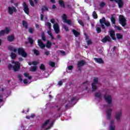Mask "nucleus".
I'll return each mask as SVG.
<instances>
[{"label": "nucleus", "instance_id": "nucleus-1", "mask_svg": "<svg viewBox=\"0 0 130 130\" xmlns=\"http://www.w3.org/2000/svg\"><path fill=\"white\" fill-rule=\"evenodd\" d=\"M105 100L109 105L104 106V109H107L106 113L107 114V119L109 120L111 118V113L113 109H111V103L112 102V99L111 98H105Z\"/></svg>", "mask_w": 130, "mask_h": 130}, {"label": "nucleus", "instance_id": "nucleus-2", "mask_svg": "<svg viewBox=\"0 0 130 130\" xmlns=\"http://www.w3.org/2000/svg\"><path fill=\"white\" fill-rule=\"evenodd\" d=\"M12 64H8V68L9 70H12L13 69L14 72H18L20 70V62L12 61Z\"/></svg>", "mask_w": 130, "mask_h": 130}, {"label": "nucleus", "instance_id": "nucleus-3", "mask_svg": "<svg viewBox=\"0 0 130 130\" xmlns=\"http://www.w3.org/2000/svg\"><path fill=\"white\" fill-rule=\"evenodd\" d=\"M95 97H96V98H101V97H104V98H111L112 96L108 92H104L98 91L95 93Z\"/></svg>", "mask_w": 130, "mask_h": 130}, {"label": "nucleus", "instance_id": "nucleus-4", "mask_svg": "<svg viewBox=\"0 0 130 130\" xmlns=\"http://www.w3.org/2000/svg\"><path fill=\"white\" fill-rule=\"evenodd\" d=\"M38 43L39 46L40 47V48H41V49L45 48V46L47 47V48H50L52 44L50 42H49V41H47L46 44L45 45L41 40H38Z\"/></svg>", "mask_w": 130, "mask_h": 130}, {"label": "nucleus", "instance_id": "nucleus-5", "mask_svg": "<svg viewBox=\"0 0 130 130\" xmlns=\"http://www.w3.org/2000/svg\"><path fill=\"white\" fill-rule=\"evenodd\" d=\"M100 26H101L102 29H105V26L104 24H105L107 27H109V26H110V23L109 21H106L105 17H103L102 19L100 20Z\"/></svg>", "mask_w": 130, "mask_h": 130}, {"label": "nucleus", "instance_id": "nucleus-6", "mask_svg": "<svg viewBox=\"0 0 130 130\" xmlns=\"http://www.w3.org/2000/svg\"><path fill=\"white\" fill-rule=\"evenodd\" d=\"M77 101L78 100L76 98L72 99L71 102H69V104L65 106L66 109H69L70 107H73L77 103Z\"/></svg>", "mask_w": 130, "mask_h": 130}, {"label": "nucleus", "instance_id": "nucleus-7", "mask_svg": "<svg viewBox=\"0 0 130 130\" xmlns=\"http://www.w3.org/2000/svg\"><path fill=\"white\" fill-rule=\"evenodd\" d=\"M18 53L19 55L22 56V57H27L28 54L25 52V50L22 48H19L17 50Z\"/></svg>", "mask_w": 130, "mask_h": 130}, {"label": "nucleus", "instance_id": "nucleus-8", "mask_svg": "<svg viewBox=\"0 0 130 130\" xmlns=\"http://www.w3.org/2000/svg\"><path fill=\"white\" fill-rule=\"evenodd\" d=\"M122 115V110H119L118 111L115 115V118L116 119L117 122L119 123L120 121V118Z\"/></svg>", "mask_w": 130, "mask_h": 130}, {"label": "nucleus", "instance_id": "nucleus-9", "mask_svg": "<svg viewBox=\"0 0 130 130\" xmlns=\"http://www.w3.org/2000/svg\"><path fill=\"white\" fill-rule=\"evenodd\" d=\"M46 25L49 28V31H47L48 35H49L51 39H54L53 36H52V34L51 33V30H50L51 29V23H50V22H46Z\"/></svg>", "mask_w": 130, "mask_h": 130}, {"label": "nucleus", "instance_id": "nucleus-10", "mask_svg": "<svg viewBox=\"0 0 130 130\" xmlns=\"http://www.w3.org/2000/svg\"><path fill=\"white\" fill-rule=\"evenodd\" d=\"M98 84V78L94 77L93 79V82L91 84L92 89L93 91H95L97 89L96 84Z\"/></svg>", "mask_w": 130, "mask_h": 130}, {"label": "nucleus", "instance_id": "nucleus-11", "mask_svg": "<svg viewBox=\"0 0 130 130\" xmlns=\"http://www.w3.org/2000/svg\"><path fill=\"white\" fill-rule=\"evenodd\" d=\"M119 20L120 24H121L122 27H124V26H125L126 24V22L125 21V18H124V17L122 15H120Z\"/></svg>", "mask_w": 130, "mask_h": 130}, {"label": "nucleus", "instance_id": "nucleus-12", "mask_svg": "<svg viewBox=\"0 0 130 130\" xmlns=\"http://www.w3.org/2000/svg\"><path fill=\"white\" fill-rule=\"evenodd\" d=\"M11 29L10 28L6 27L5 30H2L0 31V36H4L5 34H8L10 33Z\"/></svg>", "mask_w": 130, "mask_h": 130}, {"label": "nucleus", "instance_id": "nucleus-13", "mask_svg": "<svg viewBox=\"0 0 130 130\" xmlns=\"http://www.w3.org/2000/svg\"><path fill=\"white\" fill-rule=\"evenodd\" d=\"M14 12H17V9H16V8H15V7H8V13L9 14H10V15H13V14H14Z\"/></svg>", "mask_w": 130, "mask_h": 130}, {"label": "nucleus", "instance_id": "nucleus-14", "mask_svg": "<svg viewBox=\"0 0 130 130\" xmlns=\"http://www.w3.org/2000/svg\"><path fill=\"white\" fill-rule=\"evenodd\" d=\"M115 122V121L114 119H112L110 121V129L109 130H115V125H114V123Z\"/></svg>", "mask_w": 130, "mask_h": 130}, {"label": "nucleus", "instance_id": "nucleus-15", "mask_svg": "<svg viewBox=\"0 0 130 130\" xmlns=\"http://www.w3.org/2000/svg\"><path fill=\"white\" fill-rule=\"evenodd\" d=\"M53 29L57 34L59 32V26L58 23H54L53 25Z\"/></svg>", "mask_w": 130, "mask_h": 130}, {"label": "nucleus", "instance_id": "nucleus-16", "mask_svg": "<svg viewBox=\"0 0 130 130\" xmlns=\"http://www.w3.org/2000/svg\"><path fill=\"white\" fill-rule=\"evenodd\" d=\"M111 2H113L114 1L115 3L118 4L119 8H122V6H123V2L122 0H110Z\"/></svg>", "mask_w": 130, "mask_h": 130}, {"label": "nucleus", "instance_id": "nucleus-17", "mask_svg": "<svg viewBox=\"0 0 130 130\" xmlns=\"http://www.w3.org/2000/svg\"><path fill=\"white\" fill-rule=\"evenodd\" d=\"M23 7L24 8V11L25 12V14L27 15H29V8L28 6L26 4V3L24 2L23 4Z\"/></svg>", "mask_w": 130, "mask_h": 130}, {"label": "nucleus", "instance_id": "nucleus-18", "mask_svg": "<svg viewBox=\"0 0 130 130\" xmlns=\"http://www.w3.org/2000/svg\"><path fill=\"white\" fill-rule=\"evenodd\" d=\"M107 41L108 42H110L111 41V38H110V37L108 36H106L102 40V42H107Z\"/></svg>", "mask_w": 130, "mask_h": 130}, {"label": "nucleus", "instance_id": "nucleus-19", "mask_svg": "<svg viewBox=\"0 0 130 130\" xmlns=\"http://www.w3.org/2000/svg\"><path fill=\"white\" fill-rule=\"evenodd\" d=\"M84 64H86V62L84 60H81L78 61L77 67L78 68H81V67H83Z\"/></svg>", "mask_w": 130, "mask_h": 130}, {"label": "nucleus", "instance_id": "nucleus-20", "mask_svg": "<svg viewBox=\"0 0 130 130\" xmlns=\"http://www.w3.org/2000/svg\"><path fill=\"white\" fill-rule=\"evenodd\" d=\"M110 36L113 40H115V33L114 32V30L110 31Z\"/></svg>", "mask_w": 130, "mask_h": 130}, {"label": "nucleus", "instance_id": "nucleus-21", "mask_svg": "<svg viewBox=\"0 0 130 130\" xmlns=\"http://www.w3.org/2000/svg\"><path fill=\"white\" fill-rule=\"evenodd\" d=\"M94 60H95V61L98 63H103L104 62L101 58H94Z\"/></svg>", "mask_w": 130, "mask_h": 130}, {"label": "nucleus", "instance_id": "nucleus-22", "mask_svg": "<svg viewBox=\"0 0 130 130\" xmlns=\"http://www.w3.org/2000/svg\"><path fill=\"white\" fill-rule=\"evenodd\" d=\"M8 49L9 50H11V51H13L14 52H16L17 51V49H16L15 48H14L12 46H8Z\"/></svg>", "mask_w": 130, "mask_h": 130}, {"label": "nucleus", "instance_id": "nucleus-23", "mask_svg": "<svg viewBox=\"0 0 130 130\" xmlns=\"http://www.w3.org/2000/svg\"><path fill=\"white\" fill-rule=\"evenodd\" d=\"M64 23L68 24L70 26L74 25V22L72 21V20L70 19H67Z\"/></svg>", "mask_w": 130, "mask_h": 130}, {"label": "nucleus", "instance_id": "nucleus-24", "mask_svg": "<svg viewBox=\"0 0 130 130\" xmlns=\"http://www.w3.org/2000/svg\"><path fill=\"white\" fill-rule=\"evenodd\" d=\"M7 38H8V41H10L11 42L13 41L14 39H15V37L14 36V35H11L8 36Z\"/></svg>", "mask_w": 130, "mask_h": 130}, {"label": "nucleus", "instance_id": "nucleus-25", "mask_svg": "<svg viewBox=\"0 0 130 130\" xmlns=\"http://www.w3.org/2000/svg\"><path fill=\"white\" fill-rule=\"evenodd\" d=\"M96 30L97 33H101V26H100V24L96 25Z\"/></svg>", "mask_w": 130, "mask_h": 130}, {"label": "nucleus", "instance_id": "nucleus-26", "mask_svg": "<svg viewBox=\"0 0 130 130\" xmlns=\"http://www.w3.org/2000/svg\"><path fill=\"white\" fill-rule=\"evenodd\" d=\"M72 31H73V34H74L75 37H78V36H79V35H80V32H79V31H77V30H76L75 29H73Z\"/></svg>", "mask_w": 130, "mask_h": 130}, {"label": "nucleus", "instance_id": "nucleus-27", "mask_svg": "<svg viewBox=\"0 0 130 130\" xmlns=\"http://www.w3.org/2000/svg\"><path fill=\"white\" fill-rule=\"evenodd\" d=\"M22 26L25 28V29H27L28 28V23H27V21L25 20L22 21Z\"/></svg>", "mask_w": 130, "mask_h": 130}, {"label": "nucleus", "instance_id": "nucleus-28", "mask_svg": "<svg viewBox=\"0 0 130 130\" xmlns=\"http://www.w3.org/2000/svg\"><path fill=\"white\" fill-rule=\"evenodd\" d=\"M38 63H39V61H34L30 63H29V66H32V64L34 66H37Z\"/></svg>", "mask_w": 130, "mask_h": 130}, {"label": "nucleus", "instance_id": "nucleus-29", "mask_svg": "<svg viewBox=\"0 0 130 130\" xmlns=\"http://www.w3.org/2000/svg\"><path fill=\"white\" fill-rule=\"evenodd\" d=\"M10 56L12 59H15L17 57V55L15 53L11 52Z\"/></svg>", "mask_w": 130, "mask_h": 130}, {"label": "nucleus", "instance_id": "nucleus-30", "mask_svg": "<svg viewBox=\"0 0 130 130\" xmlns=\"http://www.w3.org/2000/svg\"><path fill=\"white\" fill-rule=\"evenodd\" d=\"M48 123H49V119L46 120L45 123L42 125V127H45L46 125L48 124Z\"/></svg>", "mask_w": 130, "mask_h": 130}, {"label": "nucleus", "instance_id": "nucleus-31", "mask_svg": "<svg viewBox=\"0 0 130 130\" xmlns=\"http://www.w3.org/2000/svg\"><path fill=\"white\" fill-rule=\"evenodd\" d=\"M32 51H33L34 53H35L36 54V55H39V54L40 53L39 51H38V50H36V49L32 50Z\"/></svg>", "mask_w": 130, "mask_h": 130}, {"label": "nucleus", "instance_id": "nucleus-32", "mask_svg": "<svg viewBox=\"0 0 130 130\" xmlns=\"http://www.w3.org/2000/svg\"><path fill=\"white\" fill-rule=\"evenodd\" d=\"M36 70H37V66L31 67V68L30 69V71H31V72H35Z\"/></svg>", "mask_w": 130, "mask_h": 130}, {"label": "nucleus", "instance_id": "nucleus-33", "mask_svg": "<svg viewBox=\"0 0 130 130\" xmlns=\"http://www.w3.org/2000/svg\"><path fill=\"white\" fill-rule=\"evenodd\" d=\"M62 19L64 22V23L68 20L67 19V15L66 14H63L61 16Z\"/></svg>", "mask_w": 130, "mask_h": 130}, {"label": "nucleus", "instance_id": "nucleus-34", "mask_svg": "<svg viewBox=\"0 0 130 130\" xmlns=\"http://www.w3.org/2000/svg\"><path fill=\"white\" fill-rule=\"evenodd\" d=\"M59 4L62 8H64V3H63V1H62L61 0L59 1Z\"/></svg>", "mask_w": 130, "mask_h": 130}, {"label": "nucleus", "instance_id": "nucleus-35", "mask_svg": "<svg viewBox=\"0 0 130 130\" xmlns=\"http://www.w3.org/2000/svg\"><path fill=\"white\" fill-rule=\"evenodd\" d=\"M92 16L94 18V19H97V18H98V16L97 15V13H96V12H95V11L93 12Z\"/></svg>", "mask_w": 130, "mask_h": 130}, {"label": "nucleus", "instance_id": "nucleus-36", "mask_svg": "<svg viewBox=\"0 0 130 130\" xmlns=\"http://www.w3.org/2000/svg\"><path fill=\"white\" fill-rule=\"evenodd\" d=\"M117 39H122V35L120 34H116Z\"/></svg>", "mask_w": 130, "mask_h": 130}, {"label": "nucleus", "instance_id": "nucleus-37", "mask_svg": "<svg viewBox=\"0 0 130 130\" xmlns=\"http://www.w3.org/2000/svg\"><path fill=\"white\" fill-rule=\"evenodd\" d=\"M24 77H26L27 78H28V80H31V79H32V77L29 76V74L27 73H25L24 74Z\"/></svg>", "mask_w": 130, "mask_h": 130}, {"label": "nucleus", "instance_id": "nucleus-38", "mask_svg": "<svg viewBox=\"0 0 130 130\" xmlns=\"http://www.w3.org/2000/svg\"><path fill=\"white\" fill-rule=\"evenodd\" d=\"M45 11H48V8L45 6H44L42 8V12H45Z\"/></svg>", "mask_w": 130, "mask_h": 130}, {"label": "nucleus", "instance_id": "nucleus-39", "mask_svg": "<svg viewBox=\"0 0 130 130\" xmlns=\"http://www.w3.org/2000/svg\"><path fill=\"white\" fill-rule=\"evenodd\" d=\"M62 26L63 29L66 31V32H68L69 31V27H68L67 26H66L64 24H62Z\"/></svg>", "mask_w": 130, "mask_h": 130}, {"label": "nucleus", "instance_id": "nucleus-40", "mask_svg": "<svg viewBox=\"0 0 130 130\" xmlns=\"http://www.w3.org/2000/svg\"><path fill=\"white\" fill-rule=\"evenodd\" d=\"M28 41L30 44H33V42H34V41L31 38H28Z\"/></svg>", "mask_w": 130, "mask_h": 130}, {"label": "nucleus", "instance_id": "nucleus-41", "mask_svg": "<svg viewBox=\"0 0 130 130\" xmlns=\"http://www.w3.org/2000/svg\"><path fill=\"white\" fill-rule=\"evenodd\" d=\"M40 68L41 69V70H42L43 71H44V70H45V67L43 64H41Z\"/></svg>", "mask_w": 130, "mask_h": 130}, {"label": "nucleus", "instance_id": "nucleus-42", "mask_svg": "<svg viewBox=\"0 0 130 130\" xmlns=\"http://www.w3.org/2000/svg\"><path fill=\"white\" fill-rule=\"evenodd\" d=\"M41 37H42V40H43L44 41H45V40H46V39L45 38V36H44V33H43L42 35H41Z\"/></svg>", "mask_w": 130, "mask_h": 130}, {"label": "nucleus", "instance_id": "nucleus-43", "mask_svg": "<svg viewBox=\"0 0 130 130\" xmlns=\"http://www.w3.org/2000/svg\"><path fill=\"white\" fill-rule=\"evenodd\" d=\"M18 78L20 82H22V81H23V79H22V75L21 74H19L18 75Z\"/></svg>", "mask_w": 130, "mask_h": 130}, {"label": "nucleus", "instance_id": "nucleus-44", "mask_svg": "<svg viewBox=\"0 0 130 130\" xmlns=\"http://www.w3.org/2000/svg\"><path fill=\"white\" fill-rule=\"evenodd\" d=\"M49 66H50L51 67H54V66H55V63L54 62H49Z\"/></svg>", "mask_w": 130, "mask_h": 130}, {"label": "nucleus", "instance_id": "nucleus-45", "mask_svg": "<svg viewBox=\"0 0 130 130\" xmlns=\"http://www.w3.org/2000/svg\"><path fill=\"white\" fill-rule=\"evenodd\" d=\"M78 23L80 24V25L84 27V23H83V21L82 20H78Z\"/></svg>", "mask_w": 130, "mask_h": 130}, {"label": "nucleus", "instance_id": "nucleus-46", "mask_svg": "<svg viewBox=\"0 0 130 130\" xmlns=\"http://www.w3.org/2000/svg\"><path fill=\"white\" fill-rule=\"evenodd\" d=\"M87 43L88 45H90V44H92V41H91V40H88L87 41Z\"/></svg>", "mask_w": 130, "mask_h": 130}, {"label": "nucleus", "instance_id": "nucleus-47", "mask_svg": "<svg viewBox=\"0 0 130 130\" xmlns=\"http://www.w3.org/2000/svg\"><path fill=\"white\" fill-rule=\"evenodd\" d=\"M111 21L112 24H115V19L114 18H112L111 19Z\"/></svg>", "mask_w": 130, "mask_h": 130}, {"label": "nucleus", "instance_id": "nucleus-48", "mask_svg": "<svg viewBox=\"0 0 130 130\" xmlns=\"http://www.w3.org/2000/svg\"><path fill=\"white\" fill-rule=\"evenodd\" d=\"M100 7L103 8V7H104V6H105V3L104 2H102L100 3Z\"/></svg>", "mask_w": 130, "mask_h": 130}, {"label": "nucleus", "instance_id": "nucleus-49", "mask_svg": "<svg viewBox=\"0 0 130 130\" xmlns=\"http://www.w3.org/2000/svg\"><path fill=\"white\" fill-rule=\"evenodd\" d=\"M29 3L31 7H34V3H33V1L32 0H29Z\"/></svg>", "mask_w": 130, "mask_h": 130}, {"label": "nucleus", "instance_id": "nucleus-50", "mask_svg": "<svg viewBox=\"0 0 130 130\" xmlns=\"http://www.w3.org/2000/svg\"><path fill=\"white\" fill-rule=\"evenodd\" d=\"M28 31H29V33H33L34 29L32 28H30L29 29Z\"/></svg>", "mask_w": 130, "mask_h": 130}, {"label": "nucleus", "instance_id": "nucleus-51", "mask_svg": "<svg viewBox=\"0 0 130 130\" xmlns=\"http://www.w3.org/2000/svg\"><path fill=\"white\" fill-rule=\"evenodd\" d=\"M115 28H116V29H117V30H121V27H120V26H115Z\"/></svg>", "mask_w": 130, "mask_h": 130}, {"label": "nucleus", "instance_id": "nucleus-52", "mask_svg": "<svg viewBox=\"0 0 130 130\" xmlns=\"http://www.w3.org/2000/svg\"><path fill=\"white\" fill-rule=\"evenodd\" d=\"M68 68L69 71H72L73 70V66H68Z\"/></svg>", "mask_w": 130, "mask_h": 130}, {"label": "nucleus", "instance_id": "nucleus-53", "mask_svg": "<svg viewBox=\"0 0 130 130\" xmlns=\"http://www.w3.org/2000/svg\"><path fill=\"white\" fill-rule=\"evenodd\" d=\"M62 82L61 81H59L58 82V85L59 86H61L62 85Z\"/></svg>", "mask_w": 130, "mask_h": 130}, {"label": "nucleus", "instance_id": "nucleus-54", "mask_svg": "<svg viewBox=\"0 0 130 130\" xmlns=\"http://www.w3.org/2000/svg\"><path fill=\"white\" fill-rule=\"evenodd\" d=\"M50 54V53L49 52V51H46L45 52V54L46 55H49V54Z\"/></svg>", "mask_w": 130, "mask_h": 130}, {"label": "nucleus", "instance_id": "nucleus-55", "mask_svg": "<svg viewBox=\"0 0 130 130\" xmlns=\"http://www.w3.org/2000/svg\"><path fill=\"white\" fill-rule=\"evenodd\" d=\"M23 83L24 84H28V81L27 80V79H24Z\"/></svg>", "mask_w": 130, "mask_h": 130}, {"label": "nucleus", "instance_id": "nucleus-56", "mask_svg": "<svg viewBox=\"0 0 130 130\" xmlns=\"http://www.w3.org/2000/svg\"><path fill=\"white\" fill-rule=\"evenodd\" d=\"M89 84H90V82L89 81H86V82L83 83V85L85 86L86 85H89Z\"/></svg>", "mask_w": 130, "mask_h": 130}, {"label": "nucleus", "instance_id": "nucleus-57", "mask_svg": "<svg viewBox=\"0 0 130 130\" xmlns=\"http://www.w3.org/2000/svg\"><path fill=\"white\" fill-rule=\"evenodd\" d=\"M54 22H55L54 19H52L51 20V23H52V24H54Z\"/></svg>", "mask_w": 130, "mask_h": 130}, {"label": "nucleus", "instance_id": "nucleus-58", "mask_svg": "<svg viewBox=\"0 0 130 130\" xmlns=\"http://www.w3.org/2000/svg\"><path fill=\"white\" fill-rule=\"evenodd\" d=\"M30 117H31V118H34L35 117V114H32L30 116Z\"/></svg>", "mask_w": 130, "mask_h": 130}, {"label": "nucleus", "instance_id": "nucleus-59", "mask_svg": "<svg viewBox=\"0 0 130 130\" xmlns=\"http://www.w3.org/2000/svg\"><path fill=\"white\" fill-rule=\"evenodd\" d=\"M41 20L43 21V15L41 14Z\"/></svg>", "mask_w": 130, "mask_h": 130}, {"label": "nucleus", "instance_id": "nucleus-60", "mask_svg": "<svg viewBox=\"0 0 130 130\" xmlns=\"http://www.w3.org/2000/svg\"><path fill=\"white\" fill-rule=\"evenodd\" d=\"M52 9H53V10L56 9V6H55V5H53L52 6Z\"/></svg>", "mask_w": 130, "mask_h": 130}, {"label": "nucleus", "instance_id": "nucleus-61", "mask_svg": "<svg viewBox=\"0 0 130 130\" xmlns=\"http://www.w3.org/2000/svg\"><path fill=\"white\" fill-rule=\"evenodd\" d=\"M19 61H22L23 60V58L22 57H20L18 58Z\"/></svg>", "mask_w": 130, "mask_h": 130}, {"label": "nucleus", "instance_id": "nucleus-62", "mask_svg": "<svg viewBox=\"0 0 130 130\" xmlns=\"http://www.w3.org/2000/svg\"><path fill=\"white\" fill-rule=\"evenodd\" d=\"M61 53L62 54H66V52H64V51H61Z\"/></svg>", "mask_w": 130, "mask_h": 130}, {"label": "nucleus", "instance_id": "nucleus-63", "mask_svg": "<svg viewBox=\"0 0 130 130\" xmlns=\"http://www.w3.org/2000/svg\"><path fill=\"white\" fill-rule=\"evenodd\" d=\"M50 2L53 3V4H54V3H55V0H50Z\"/></svg>", "mask_w": 130, "mask_h": 130}, {"label": "nucleus", "instance_id": "nucleus-64", "mask_svg": "<svg viewBox=\"0 0 130 130\" xmlns=\"http://www.w3.org/2000/svg\"><path fill=\"white\" fill-rule=\"evenodd\" d=\"M35 26L36 28H38L39 27V25L38 24H36Z\"/></svg>", "mask_w": 130, "mask_h": 130}]
</instances>
